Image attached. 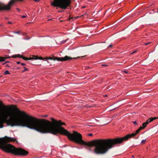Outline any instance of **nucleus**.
I'll use <instances>...</instances> for the list:
<instances>
[{"label": "nucleus", "instance_id": "obj_1", "mask_svg": "<svg viewBox=\"0 0 158 158\" xmlns=\"http://www.w3.org/2000/svg\"><path fill=\"white\" fill-rule=\"evenodd\" d=\"M52 122L46 119H40L20 110L16 105L10 104V126L27 127L41 133H51L57 135L67 136L68 139L77 143L88 147H95L94 152L97 154H103V139L94 140L89 142L82 139L81 135L75 131L71 133L61 126L65 125L61 120L51 118Z\"/></svg>", "mask_w": 158, "mask_h": 158}, {"label": "nucleus", "instance_id": "obj_2", "mask_svg": "<svg viewBox=\"0 0 158 158\" xmlns=\"http://www.w3.org/2000/svg\"><path fill=\"white\" fill-rule=\"evenodd\" d=\"M147 125L145 123H143L142 125L143 126H140L135 133L128 134L123 137L103 139V154L106 153L109 149L114 147L115 145L121 143L124 140H127L129 138L135 136L141 130L144 129Z\"/></svg>", "mask_w": 158, "mask_h": 158}, {"label": "nucleus", "instance_id": "obj_3", "mask_svg": "<svg viewBox=\"0 0 158 158\" xmlns=\"http://www.w3.org/2000/svg\"><path fill=\"white\" fill-rule=\"evenodd\" d=\"M23 0H10V6L18 1L22 2ZM35 2H39V0H34ZM51 2V5L54 7H58L62 9H65L70 5V0H54Z\"/></svg>", "mask_w": 158, "mask_h": 158}, {"label": "nucleus", "instance_id": "obj_4", "mask_svg": "<svg viewBox=\"0 0 158 158\" xmlns=\"http://www.w3.org/2000/svg\"><path fill=\"white\" fill-rule=\"evenodd\" d=\"M0 119L7 122L10 125V106L0 107Z\"/></svg>", "mask_w": 158, "mask_h": 158}, {"label": "nucleus", "instance_id": "obj_5", "mask_svg": "<svg viewBox=\"0 0 158 158\" xmlns=\"http://www.w3.org/2000/svg\"><path fill=\"white\" fill-rule=\"evenodd\" d=\"M10 137L5 136L0 138V147L5 152L10 153Z\"/></svg>", "mask_w": 158, "mask_h": 158}, {"label": "nucleus", "instance_id": "obj_6", "mask_svg": "<svg viewBox=\"0 0 158 158\" xmlns=\"http://www.w3.org/2000/svg\"><path fill=\"white\" fill-rule=\"evenodd\" d=\"M28 152L21 148H16L10 144V154L15 155L25 156L28 154Z\"/></svg>", "mask_w": 158, "mask_h": 158}, {"label": "nucleus", "instance_id": "obj_7", "mask_svg": "<svg viewBox=\"0 0 158 158\" xmlns=\"http://www.w3.org/2000/svg\"><path fill=\"white\" fill-rule=\"evenodd\" d=\"M80 57L78 56L77 57L72 58L70 57L66 56L64 57H52L49 56V57H46L45 58V59L47 60H57L58 61H67L69 60H71L72 59H76L77 58Z\"/></svg>", "mask_w": 158, "mask_h": 158}, {"label": "nucleus", "instance_id": "obj_8", "mask_svg": "<svg viewBox=\"0 0 158 158\" xmlns=\"http://www.w3.org/2000/svg\"><path fill=\"white\" fill-rule=\"evenodd\" d=\"M10 10V1L8 3V6H3L0 3V10Z\"/></svg>", "mask_w": 158, "mask_h": 158}, {"label": "nucleus", "instance_id": "obj_9", "mask_svg": "<svg viewBox=\"0 0 158 158\" xmlns=\"http://www.w3.org/2000/svg\"><path fill=\"white\" fill-rule=\"evenodd\" d=\"M12 57L13 58H15L17 57H19L20 58H22L24 60H30L32 59V58L30 57L29 58L25 57L24 56H21L20 54L18 55H15L12 56Z\"/></svg>", "mask_w": 158, "mask_h": 158}, {"label": "nucleus", "instance_id": "obj_10", "mask_svg": "<svg viewBox=\"0 0 158 158\" xmlns=\"http://www.w3.org/2000/svg\"><path fill=\"white\" fill-rule=\"evenodd\" d=\"M32 59L37 60V59H39L42 60H43V58L42 57H39L38 56H33L32 57Z\"/></svg>", "mask_w": 158, "mask_h": 158}, {"label": "nucleus", "instance_id": "obj_11", "mask_svg": "<svg viewBox=\"0 0 158 158\" xmlns=\"http://www.w3.org/2000/svg\"><path fill=\"white\" fill-rule=\"evenodd\" d=\"M157 118H158L157 117H151L150 118H149L148 119L149 120V122H152L153 120L156 119Z\"/></svg>", "mask_w": 158, "mask_h": 158}, {"label": "nucleus", "instance_id": "obj_12", "mask_svg": "<svg viewBox=\"0 0 158 158\" xmlns=\"http://www.w3.org/2000/svg\"><path fill=\"white\" fill-rule=\"evenodd\" d=\"M16 143H18L17 141L16 140V139H14L13 138L10 137V142H15Z\"/></svg>", "mask_w": 158, "mask_h": 158}, {"label": "nucleus", "instance_id": "obj_13", "mask_svg": "<svg viewBox=\"0 0 158 158\" xmlns=\"http://www.w3.org/2000/svg\"><path fill=\"white\" fill-rule=\"evenodd\" d=\"M5 58L4 57H0V61L3 62L5 60Z\"/></svg>", "mask_w": 158, "mask_h": 158}, {"label": "nucleus", "instance_id": "obj_14", "mask_svg": "<svg viewBox=\"0 0 158 158\" xmlns=\"http://www.w3.org/2000/svg\"><path fill=\"white\" fill-rule=\"evenodd\" d=\"M4 74L5 75L7 74H9L10 73L9 72V71L8 70H6Z\"/></svg>", "mask_w": 158, "mask_h": 158}, {"label": "nucleus", "instance_id": "obj_15", "mask_svg": "<svg viewBox=\"0 0 158 158\" xmlns=\"http://www.w3.org/2000/svg\"><path fill=\"white\" fill-rule=\"evenodd\" d=\"M24 70H23L22 71V73H24V72L25 71H28V69L27 68H25V67H24Z\"/></svg>", "mask_w": 158, "mask_h": 158}, {"label": "nucleus", "instance_id": "obj_16", "mask_svg": "<svg viewBox=\"0 0 158 158\" xmlns=\"http://www.w3.org/2000/svg\"><path fill=\"white\" fill-rule=\"evenodd\" d=\"M85 148L86 149H87V150H88L89 151H92V150L91 149V148H88L86 147H85Z\"/></svg>", "mask_w": 158, "mask_h": 158}, {"label": "nucleus", "instance_id": "obj_17", "mask_svg": "<svg viewBox=\"0 0 158 158\" xmlns=\"http://www.w3.org/2000/svg\"><path fill=\"white\" fill-rule=\"evenodd\" d=\"M146 142V140H143L141 142V143L144 144Z\"/></svg>", "mask_w": 158, "mask_h": 158}, {"label": "nucleus", "instance_id": "obj_18", "mask_svg": "<svg viewBox=\"0 0 158 158\" xmlns=\"http://www.w3.org/2000/svg\"><path fill=\"white\" fill-rule=\"evenodd\" d=\"M149 119H148L146 122H145L146 124L147 125L150 122H149Z\"/></svg>", "mask_w": 158, "mask_h": 158}, {"label": "nucleus", "instance_id": "obj_19", "mask_svg": "<svg viewBox=\"0 0 158 158\" xmlns=\"http://www.w3.org/2000/svg\"><path fill=\"white\" fill-rule=\"evenodd\" d=\"M30 38H28V37H26L25 38H24V39H25V40H29L30 39Z\"/></svg>", "mask_w": 158, "mask_h": 158}, {"label": "nucleus", "instance_id": "obj_20", "mask_svg": "<svg viewBox=\"0 0 158 158\" xmlns=\"http://www.w3.org/2000/svg\"><path fill=\"white\" fill-rule=\"evenodd\" d=\"M151 43V42H149L147 43H145V44L146 45H147L149 44H150Z\"/></svg>", "mask_w": 158, "mask_h": 158}, {"label": "nucleus", "instance_id": "obj_21", "mask_svg": "<svg viewBox=\"0 0 158 158\" xmlns=\"http://www.w3.org/2000/svg\"><path fill=\"white\" fill-rule=\"evenodd\" d=\"M123 72L124 73H125L127 74H128V72L127 71H124Z\"/></svg>", "mask_w": 158, "mask_h": 158}, {"label": "nucleus", "instance_id": "obj_22", "mask_svg": "<svg viewBox=\"0 0 158 158\" xmlns=\"http://www.w3.org/2000/svg\"><path fill=\"white\" fill-rule=\"evenodd\" d=\"M102 66H108V65L107 64H102Z\"/></svg>", "mask_w": 158, "mask_h": 158}, {"label": "nucleus", "instance_id": "obj_23", "mask_svg": "<svg viewBox=\"0 0 158 158\" xmlns=\"http://www.w3.org/2000/svg\"><path fill=\"white\" fill-rule=\"evenodd\" d=\"M137 52V50H135V51H134V52H132V53H131V54H133L135 53L136 52Z\"/></svg>", "mask_w": 158, "mask_h": 158}, {"label": "nucleus", "instance_id": "obj_24", "mask_svg": "<svg viewBox=\"0 0 158 158\" xmlns=\"http://www.w3.org/2000/svg\"><path fill=\"white\" fill-rule=\"evenodd\" d=\"M88 135L89 136H92L93 135V134L92 133H89L88 134Z\"/></svg>", "mask_w": 158, "mask_h": 158}, {"label": "nucleus", "instance_id": "obj_25", "mask_svg": "<svg viewBox=\"0 0 158 158\" xmlns=\"http://www.w3.org/2000/svg\"><path fill=\"white\" fill-rule=\"evenodd\" d=\"M113 45L112 44H110L109 46V47L108 48H111L112 47Z\"/></svg>", "mask_w": 158, "mask_h": 158}, {"label": "nucleus", "instance_id": "obj_26", "mask_svg": "<svg viewBox=\"0 0 158 158\" xmlns=\"http://www.w3.org/2000/svg\"><path fill=\"white\" fill-rule=\"evenodd\" d=\"M22 18H25L26 17V15H23L22 16Z\"/></svg>", "mask_w": 158, "mask_h": 158}, {"label": "nucleus", "instance_id": "obj_27", "mask_svg": "<svg viewBox=\"0 0 158 158\" xmlns=\"http://www.w3.org/2000/svg\"><path fill=\"white\" fill-rule=\"evenodd\" d=\"M21 65H22L23 66H24V65H25V63H21Z\"/></svg>", "mask_w": 158, "mask_h": 158}, {"label": "nucleus", "instance_id": "obj_28", "mask_svg": "<svg viewBox=\"0 0 158 158\" xmlns=\"http://www.w3.org/2000/svg\"><path fill=\"white\" fill-rule=\"evenodd\" d=\"M133 123L134 124H137V123H136V121L133 122Z\"/></svg>", "mask_w": 158, "mask_h": 158}, {"label": "nucleus", "instance_id": "obj_29", "mask_svg": "<svg viewBox=\"0 0 158 158\" xmlns=\"http://www.w3.org/2000/svg\"><path fill=\"white\" fill-rule=\"evenodd\" d=\"M19 33V31H17L16 32H15V33Z\"/></svg>", "mask_w": 158, "mask_h": 158}, {"label": "nucleus", "instance_id": "obj_30", "mask_svg": "<svg viewBox=\"0 0 158 158\" xmlns=\"http://www.w3.org/2000/svg\"><path fill=\"white\" fill-rule=\"evenodd\" d=\"M20 62H19V61H18V62H17V64H20Z\"/></svg>", "mask_w": 158, "mask_h": 158}, {"label": "nucleus", "instance_id": "obj_31", "mask_svg": "<svg viewBox=\"0 0 158 158\" xmlns=\"http://www.w3.org/2000/svg\"><path fill=\"white\" fill-rule=\"evenodd\" d=\"M8 23V24H10V21H9V22H8V23Z\"/></svg>", "mask_w": 158, "mask_h": 158}, {"label": "nucleus", "instance_id": "obj_32", "mask_svg": "<svg viewBox=\"0 0 158 158\" xmlns=\"http://www.w3.org/2000/svg\"><path fill=\"white\" fill-rule=\"evenodd\" d=\"M17 10H20L19 9V8H17Z\"/></svg>", "mask_w": 158, "mask_h": 158}, {"label": "nucleus", "instance_id": "obj_33", "mask_svg": "<svg viewBox=\"0 0 158 158\" xmlns=\"http://www.w3.org/2000/svg\"><path fill=\"white\" fill-rule=\"evenodd\" d=\"M85 56H81V57H85Z\"/></svg>", "mask_w": 158, "mask_h": 158}, {"label": "nucleus", "instance_id": "obj_34", "mask_svg": "<svg viewBox=\"0 0 158 158\" xmlns=\"http://www.w3.org/2000/svg\"><path fill=\"white\" fill-rule=\"evenodd\" d=\"M44 116V117H47V115H45V116Z\"/></svg>", "mask_w": 158, "mask_h": 158}, {"label": "nucleus", "instance_id": "obj_35", "mask_svg": "<svg viewBox=\"0 0 158 158\" xmlns=\"http://www.w3.org/2000/svg\"><path fill=\"white\" fill-rule=\"evenodd\" d=\"M10 37H12V35H10Z\"/></svg>", "mask_w": 158, "mask_h": 158}, {"label": "nucleus", "instance_id": "obj_36", "mask_svg": "<svg viewBox=\"0 0 158 158\" xmlns=\"http://www.w3.org/2000/svg\"><path fill=\"white\" fill-rule=\"evenodd\" d=\"M0 26H2L1 24H0Z\"/></svg>", "mask_w": 158, "mask_h": 158}, {"label": "nucleus", "instance_id": "obj_37", "mask_svg": "<svg viewBox=\"0 0 158 158\" xmlns=\"http://www.w3.org/2000/svg\"><path fill=\"white\" fill-rule=\"evenodd\" d=\"M10 102H11V100H10Z\"/></svg>", "mask_w": 158, "mask_h": 158}, {"label": "nucleus", "instance_id": "obj_38", "mask_svg": "<svg viewBox=\"0 0 158 158\" xmlns=\"http://www.w3.org/2000/svg\"><path fill=\"white\" fill-rule=\"evenodd\" d=\"M1 127H0V128H1Z\"/></svg>", "mask_w": 158, "mask_h": 158}]
</instances>
